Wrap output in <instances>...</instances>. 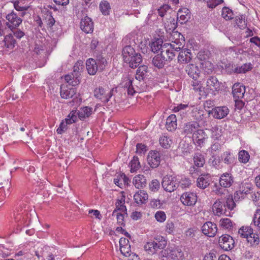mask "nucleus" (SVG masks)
<instances>
[{
	"label": "nucleus",
	"mask_w": 260,
	"mask_h": 260,
	"mask_svg": "<svg viewBox=\"0 0 260 260\" xmlns=\"http://www.w3.org/2000/svg\"><path fill=\"white\" fill-rule=\"evenodd\" d=\"M12 218L14 225L18 230H21L22 228L29 225L31 220L30 211L28 208L19 207L14 211Z\"/></svg>",
	"instance_id": "f257e3e1"
},
{
	"label": "nucleus",
	"mask_w": 260,
	"mask_h": 260,
	"mask_svg": "<svg viewBox=\"0 0 260 260\" xmlns=\"http://www.w3.org/2000/svg\"><path fill=\"white\" fill-rule=\"evenodd\" d=\"M236 204L233 201V197L229 196L226 202L220 199L217 200L212 206V211L214 215L220 216L222 215L229 216L230 212L228 210H232L235 207Z\"/></svg>",
	"instance_id": "f03ea898"
},
{
	"label": "nucleus",
	"mask_w": 260,
	"mask_h": 260,
	"mask_svg": "<svg viewBox=\"0 0 260 260\" xmlns=\"http://www.w3.org/2000/svg\"><path fill=\"white\" fill-rule=\"evenodd\" d=\"M144 81H139L129 77L123 78L121 85L124 88L128 95L133 96L136 93L144 90Z\"/></svg>",
	"instance_id": "7ed1b4c3"
},
{
	"label": "nucleus",
	"mask_w": 260,
	"mask_h": 260,
	"mask_svg": "<svg viewBox=\"0 0 260 260\" xmlns=\"http://www.w3.org/2000/svg\"><path fill=\"white\" fill-rule=\"evenodd\" d=\"M167 244V240L164 237L157 236L153 241L147 242L144 246V249L148 254L152 255L158 250L164 249Z\"/></svg>",
	"instance_id": "20e7f679"
},
{
	"label": "nucleus",
	"mask_w": 260,
	"mask_h": 260,
	"mask_svg": "<svg viewBox=\"0 0 260 260\" xmlns=\"http://www.w3.org/2000/svg\"><path fill=\"white\" fill-rule=\"evenodd\" d=\"M181 47H175L174 44L164 43L160 55L168 62H170L175 57L174 51H179Z\"/></svg>",
	"instance_id": "39448f33"
},
{
	"label": "nucleus",
	"mask_w": 260,
	"mask_h": 260,
	"mask_svg": "<svg viewBox=\"0 0 260 260\" xmlns=\"http://www.w3.org/2000/svg\"><path fill=\"white\" fill-rule=\"evenodd\" d=\"M113 89L109 90L108 88H104L99 86L94 90V96L98 100L105 104L109 102L113 95Z\"/></svg>",
	"instance_id": "423d86ee"
},
{
	"label": "nucleus",
	"mask_w": 260,
	"mask_h": 260,
	"mask_svg": "<svg viewBox=\"0 0 260 260\" xmlns=\"http://www.w3.org/2000/svg\"><path fill=\"white\" fill-rule=\"evenodd\" d=\"M220 83L215 76H209L206 80V86L204 87V93L215 94L220 90Z\"/></svg>",
	"instance_id": "0eeeda50"
},
{
	"label": "nucleus",
	"mask_w": 260,
	"mask_h": 260,
	"mask_svg": "<svg viewBox=\"0 0 260 260\" xmlns=\"http://www.w3.org/2000/svg\"><path fill=\"white\" fill-rule=\"evenodd\" d=\"M161 185L165 190L172 192L178 186V181L172 176H166L162 180Z\"/></svg>",
	"instance_id": "6e6552de"
},
{
	"label": "nucleus",
	"mask_w": 260,
	"mask_h": 260,
	"mask_svg": "<svg viewBox=\"0 0 260 260\" xmlns=\"http://www.w3.org/2000/svg\"><path fill=\"white\" fill-rule=\"evenodd\" d=\"M220 247L225 251H229L234 247L235 242L229 235L225 234L220 236L218 240Z\"/></svg>",
	"instance_id": "1a4fd4ad"
},
{
	"label": "nucleus",
	"mask_w": 260,
	"mask_h": 260,
	"mask_svg": "<svg viewBox=\"0 0 260 260\" xmlns=\"http://www.w3.org/2000/svg\"><path fill=\"white\" fill-rule=\"evenodd\" d=\"M6 18L8 20L6 25L12 30L18 27L22 22V19L13 11L8 14Z\"/></svg>",
	"instance_id": "9d476101"
},
{
	"label": "nucleus",
	"mask_w": 260,
	"mask_h": 260,
	"mask_svg": "<svg viewBox=\"0 0 260 260\" xmlns=\"http://www.w3.org/2000/svg\"><path fill=\"white\" fill-rule=\"evenodd\" d=\"M180 201L185 206H192L196 204L197 201V196L194 193L186 192L181 195Z\"/></svg>",
	"instance_id": "9b49d317"
},
{
	"label": "nucleus",
	"mask_w": 260,
	"mask_h": 260,
	"mask_svg": "<svg viewBox=\"0 0 260 260\" xmlns=\"http://www.w3.org/2000/svg\"><path fill=\"white\" fill-rule=\"evenodd\" d=\"M202 233L209 237H213L217 232L216 224L211 221L205 223L202 227Z\"/></svg>",
	"instance_id": "f8f14e48"
},
{
	"label": "nucleus",
	"mask_w": 260,
	"mask_h": 260,
	"mask_svg": "<svg viewBox=\"0 0 260 260\" xmlns=\"http://www.w3.org/2000/svg\"><path fill=\"white\" fill-rule=\"evenodd\" d=\"M160 154L157 151H151L147 156V161L152 168H157L160 162Z\"/></svg>",
	"instance_id": "ddd939ff"
},
{
	"label": "nucleus",
	"mask_w": 260,
	"mask_h": 260,
	"mask_svg": "<svg viewBox=\"0 0 260 260\" xmlns=\"http://www.w3.org/2000/svg\"><path fill=\"white\" fill-rule=\"evenodd\" d=\"M229 113V109L226 106L217 107L210 111L209 113L214 118L221 119L226 117Z\"/></svg>",
	"instance_id": "4468645a"
},
{
	"label": "nucleus",
	"mask_w": 260,
	"mask_h": 260,
	"mask_svg": "<svg viewBox=\"0 0 260 260\" xmlns=\"http://www.w3.org/2000/svg\"><path fill=\"white\" fill-rule=\"evenodd\" d=\"M80 28L85 33H91L94 28L93 22L92 19L88 16L82 18L80 22Z\"/></svg>",
	"instance_id": "2eb2a0df"
},
{
	"label": "nucleus",
	"mask_w": 260,
	"mask_h": 260,
	"mask_svg": "<svg viewBox=\"0 0 260 260\" xmlns=\"http://www.w3.org/2000/svg\"><path fill=\"white\" fill-rule=\"evenodd\" d=\"M207 138V135L202 129H199L196 133H194L192 135V139L194 143L200 147L205 143Z\"/></svg>",
	"instance_id": "dca6fc26"
},
{
	"label": "nucleus",
	"mask_w": 260,
	"mask_h": 260,
	"mask_svg": "<svg viewBox=\"0 0 260 260\" xmlns=\"http://www.w3.org/2000/svg\"><path fill=\"white\" fill-rule=\"evenodd\" d=\"M211 181V177L209 174H201L197 180V186L202 189L206 188L210 184Z\"/></svg>",
	"instance_id": "f3484780"
},
{
	"label": "nucleus",
	"mask_w": 260,
	"mask_h": 260,
	"mask_svg": "<svg viewBox=\"0 0 260 260\" xmlns=\"http://www.w3.org/2000/svg\"><path fill=\"white\" fill-rule=\"evenodd\" d=\"M113 182L116 185L123 188L128 185L130 181L124 173H120L115 175Z\"/></svg>",
	"instance_id": "a211bd4d"
},
{
	"label": "nucleus",
	"mask_w": 260,
	"mask_h": 260,
	"mask_svg": "<svg viewBox=\"0 0 260 260\" xmlns=\"http://www.w3.org/2000/svg\"><path fill=\"white\" fill-rule=\"evenodd\" d=\"M245 93V87L240 83H235L232 88V93L234 99H242Z\"/></svg>",
	"instance_id": "6ab92c4d"
},
{
	"label": "nucleus",
	"mask_w": 260,
	"mask_h": 260,
	"mask_svg": "<svg viewBox=\"0 0 260 260\" xmlns=\"http://www.w3.org/2000/svg\"><path fill=\"white\" fill-rule=\"evenodd\" d=\"M60 92L62 98L68 99L73 97L76 93V90L73 86L61 85Z\"/></svg>",
	"instance_id": "aec40b11"
},
{
	"label": "nucleus",
	"mask_w": 260,
	"mask_h": 260,
	"mask_svg": "<svg viewBox=\"0 0 260 260\" xmlns=\"http://www.w3.org/2000/svg\"><path fill=\"white\" fill-rule=\"evenodd\" d=\"M191 59L190 51L187 49L181 50L178 56V61L180 64H186L190 62Z\"/></svg>",
	"instance_id": "412c9836"
},
{
	"label": "nucleus",
	"mask_w": 260,
	"mask_h": 260,
	"mask_svg": "<svg viewBox=\"0 0 260 260\" xmlns=\"http://www.w3.org/2000/svg\"><path fill=\"white\" fill-rule=\"evenodd\" d=\"M234 182V178L231 174L225 173L221 175L219 179L220 185L223 187H229Z\"/></svg>",
	"instance_id": "4be33fe9"
},
{
	"label": "nucleus",
	"mask_w": 260,
	"mask_h": 260,
	"mask_svg": "<svg viewBox=\"0 0 260 260\" xmlns=\"http://www.w3.org/2000/svg\"><path fill=\"white\" fill-rule=\"evenodd\" d=\"M170 257L174 260H180L184 257V253L179 246L170 247Z\"/></svg>",
	"instance_id": "5701e85b"
},
{
	"label": "nucleus",
	"mask_w": 260,
	"mask_h": 260,
	"mask_svg": "<svg viewBox=\"0 0 260 260\" xmlns=\"http://www.w3.org/2000/svg\"><path fill=\"white\" fill-rule=\"evenodd\" d=\"M148 199V195L147 193L143 190L138 191L134 196V199L135 202L138 205L145 204Z\"/></svg>",
	"instance_id": "b1692460"
},
{
	"label": "nucleus",
	"mask_w": 260,
	"mask_h": 260,
	"mask_svg": "<svg viewBox=\"0 0 260 260\" xmlns=\"http://www.w3.org/2000/svg\"><path fill=\"white\" fill-rule=\"evenodd\" d=\"M133 183L136 188L143 189L146 185V178L143 175H137L134 177Z\"/></svg>",
	"instance_id": "393cba45"
},
{
	"label": "nucleus",
	"mask_w": 260,
	"mask_h": 260,
	"mask_svg": "<svg viewBox=\"0 0 260 260\" xmlns=\"http://www.w3.org/2000/svg\"><path fill=\"white\" fill-rule=\"evenodd\" d=\"M185 71L188 76L193 79H196L199 77L200 71L199 68L194 64H188L186 67Z\"/></svg>",
	"instance_id": "a878e982"
},
{
	"label": "nucleus",
	"mask_w": 260,
	"mask_h": 260,
	"mask_svg": "<svg viewBox=\"0 0 260 260\" xmlns=\"http://www.w3.org/2000/svg\"><path fill=\"white\" fill-rule=\"evenodd\" d=\"M96 62L95 60L91 58L86 60V69L88 73L90 75H94L98 71H99V69Z\"/></svg>",
	"instance_id": "bb28decb"
},
{
	"label": "nucleus",
	"mask_w": 260,
	"mask_h": 260,
	"mask_svg": "<svg viewBox=\"0 0 260 260\" xmlns=\"http://www.w3.org/2000/svg\"><path fill=\"white\" fill-rule=\"evenodd\" d=\"M177 126V118L175 114L170 115L166 120V127L169 131H175Z\"/></svg>",
	"instance_id": "cd10ccee"
},
{
	"label": "nucleus",
	"mask_w": 260,
	"mask_h": 260,
	"mask_svg": "<svg viewBox=\"0 0 260 260\" xmlns=\"http://www.w3.org/2000/svg\"><path fill=\"white\" fill-rule=\"evenodd\" d=\"M199 127V124L197 122H189L185 124L183 131L186 135L191 134L198 131Z\"/></svg>",
	"instance_id": "c85d7f7f"
},
{
	"label": "nucleus",
	"mask_w": 260,
	"mask_h": 260,
	"mask_svg": "<svg viewBox=\"0 0 260 260\" xmlns=\"http://www.w3.org/2000/svg\"><path fill=\"white\" fill-rule=\"evenodd\" d=\"M190 18V14L188 9L183 8L178 11L177 13V19L181 23L187 22Z\"/></svg>",
	"instance_id": "c756f323"
},
{
	"label": "nucleus",
	"mask_w": 260,
	"mask_h": 260,
	"mask_svg": "<svg viewBox=\"0 0 260 260\" xmlns=\"http://www.w3.org/2000/svg\"><path fill=\"white\" fill-rule=\"evenodd\" d=\"M142 61V58L140 53H136L132 56V58H129V60L126 61L125 62L129 64L131 68H136L139 66Z\"/></svg>",
	"instance_id": "7c9ffc66"
},
{
	"label": "nucleus",
	"mask_w": 260,
	"mask_h": 260,
	"mask_svg": "<svg viewBox=\"0 0 260 260\" xmlns=\"http://www.w3.org/2000/svg\"><path fill=\"white\" fill-rule=\"evenodd\" d=\"M221 157L222 160L225 164L230 166L233 165L236 160L235 155L229 151L223 152Z\"/></svg>",
	"instance_id": "2f4dec72"
},
{
	"label": "nucleus",
	"mask_w": 260,
	"mask_h": 260,
	"mask_svg": "<svg viewBox=\"0 0 260 260\" xmlns=\"http://www.w3.org/2000/svg\"><path fill=\"white\" fill-rule=\"evenodd\" d=\"M93 112L92 108L89 107H84L81 108L78 111V116L81 120H83L86 118L89 117Z\"/></svg>",
	"instance_id": "473e14b6"
},
{
	"label": "nucleus",
	"mask_w": 260,
	"mask_h": 260,
	"mask_svg": "<svg viewBox=\"0 0 260 260\" xmlns=\"http://www.w3.org/2000/svg\"><path fill=\"white\" fill-rule=\"evenodd\" d=\"M177 26V21L171 17H170L165 22V28L166 29V31L171 34V32L175 30Z\"/></svg>",
	"instance_id": "72a5a7b5"
},
{
	"label": "nucleus",
	"mask_w": 260,
	"mask_h": 260,
	"mask_svg": "<svg viewBox=\"0 0 260 260\" xmlns=\"http://www.w3.org/2000/svg\"><path fill=\"white\" fill-rule=\"evenodd\" d=\"M136 52L134 49L131 46H126L123 49L122 55L124 61L129 60V58H132V56L135 54Z\"/></svg>",
	"instance_id": "f704fd0d"
},
{
	"label": "nucleus",
	"mask_w": 260,
	"mask_h": 260,
	"mask_svg": "<svg viewBox=\"0 0 260 260\" xmlns=\"http://www.w3.org/2000/svg\"><path fill=\"white\" fill-rule=\"evenodd\" d=\"M148 67L146 66H141L137 70L135 78L139 81H144V79L147 75Z\"/></svg>",
	"instance_id": "c9c22d12"
},
{
	"label": "nucleus",
	"mask_w": 260,
	"mask_h": 260,
	"mask_svg": "<svg viewBox=\"0 0 260 260\" xmlns=\"http://www.w3.org/2000/svg\"><path fill=\"white\" fill-rule=\"evenodd\" d=\"M5 47L8 49H12L15 47L16 41L12 34H10L5 36L4 40Z\"/></svg>",
	"instance_id": "e433bc0d"
},
{
	"label": "nucleus",
	"mask_w": 260,
	"mask_h": 260,
	"mask_svg": "<svg viewBox=\"0 0 260 260\" xmlns=\"http://www.w3.org/2000/svg\"><path fill=\"white\" fill-rule=\"evenodd\" d=\"M152 63L158 69H162L167 63V62L160 54H157L153 57Z\"/></svg>",
	"instance_id": "4c0bfd02"
},
{
	"label": "nucleus",
	"mask_w": 260,
	"mask_h": 260,
	"mask_svg": "<svg viewBox=\"0 0 260 260\" xmlns=\"http://www.w3.org/2000/svg\"><path fill=\"white\" fill-rule=\"evenodd\" d=\"M219 225L223 229L230 231L233 229L235 224L230 218H224L220 220Z\"/></svg>",
	"instance_id": "58836bf2"
},
{
	"label": "nucleus",
	"mask_w": 260,
	"mask_h": 260,
	"mask_svg": "<svg viewBox=\"0 0 260 260\" xmlns=\"http://www.w3.org/2000/svg\"><path fill=\"white\" fill-rule=\"evenodd\" d=\"M163 46V41L160 39H157L150 45L151 49L154 53H158L159 51L161 52Z\"/></svg>",
	"instance_id": "ea45409f"
},
{
	"label": "nucleus",
	"mask_w": 260,
	"mask_h": 260,
	"mask_svg": "<svg viewBox=\"0 0 260 260\" xmlns=\"http://www.w3.org/2000/svg\"><path fill=\"white\" fill-rule=\"evenodd\" d=\"M159 142L160 146L165 149L170 148L172 143L170 137L165 135L159 138Z\"/></svg>",
	"instance_id": "a19ab883"
},
{
	"label": "nucleus",
	"mask_w": 260,
	"mask_h": 260,
	"mask_svg": "<svg viewBox=\"0 0 260 260\" xmlns=\"http://www.w3.org/2000/svg\"><path fill=\"white\" fill-rule=\"evenodd\" d=\"M170 39L172 41V43L176 44L178 46H181V43L180 42V38L182 39L183 36L178 31L174 30L170 34Z\"/></svg>",
	"instance_id": "79ce46f5"
},
{
	"label": "nucleus",
	"mask_w": 260,
	"mask_h": 260,
	"mask_svg": "<svg viewBox=\"0 0 260 260\" xmlns=\"http://www.w3.org/2000/svg\"><path fill=\"white\" fill-rule=\"evenodd\" d=\"M252 68V65L251 63H244L241 66L237 67L234 70L235 73L237 74L245 73L251 70Z\"/></svg>",
	"instance_id": "37998d69"
},
{
	"label": "nucleus",
	"mask_w": 260,
	"mask_h": 260,
	"mask_svg": "<svg viewBox=\"0 0 260 260\" xmlns=\"http://www.w3.org/2000/svg\"><path fill=\"white\" fill-rule=\"evenodd\" d=\"M194 165L198 167H202L205 162L204 156L199 153H196L193 157Z\"/></svg>",
	"instance_id": "c03bdc74"
},
{
	"label": "nucleus",
	"mask_w": 260,
	"mask_h": 260,
	"mask_svg": "<svg viewBox=\"0 0 260 260\" xmlns=\"http://www.w3.org/2000/svg\"><path fill=\"white\" fill-rule=\"evenodd\" d=\"M253 232V229L250 226H242L238 231V234L242 238H246Z\"/></svg>",
	"instance_id": "a18cd8bd"
},
{
	"label": "nucleus",
	"mask_w": 260,
	"mask_h": 260,
	"mask_svg": "<svg viewBox=\"0 0 260 260\" xmlns=\"http://www.w3.org/2000/svg\"><path fill=\"white\" fill-rule=\"evenodd\" d=\"M95 60L99 69V71L101 72L103 71L105 69L108 63L106 59L103 56L100 55L98 56L96 59Z\"/></svg>",
	"instance_id": "49530a36"
},
{
	"label": "nucleus",
	"mask_w": 260,
	"mask_h": 260,
	"mask_svg": "<svg viewBox=\"0 0 260 260\" xmlns=\"http://www.w3.org/2000/svg\"><path fill=\"white\" fill-rule=\"evenodd\" d=\"M124 204L125 198L124 197H122L120 200H117L116 203V209H115L117 212L119 211L120 212L126 213V208Z\"/></svg>",
	"instance_id": "de8ad7c7"
},
{
	"label": "nucleus",
	"mask_w": 260,
	"mask_h": 260,
	"mask_svg": "<svg viewBox=\"0 0 260 260\" xmlns=\"http://www.w3.org/2000/svg\"><path fill=\"white\" fill-rule=\"evenodd\" d=\"M248 243H249L251 246L257 245L259 242V238L258 235L252 233L246 238Z\"/></svg>",
	"instance_id": "09e8293b"
},
{
	"label": "nucleus",
	"mask_w": 260,
	"mask_h": 260,
	"mask_svg": "<svg viewBox=\"0 0 260 260\" xmlns=\"http://www.w3.org/2000/svg\"><path fill=\"white\" fill-rule=\"evenodd\" d=\"M129 165L131 167V173H134L139 170L140 168V163L138 157L134 156Z\"/></svg>",
	"instance_id": "8fccbe9b"
},
{
	"label": "nucleus",
	"mask_w": 260,
	"mask_h": 260,
	"mask_svg": "<svg viewBox=\"0 0 260 260\" xmlns=\"http://www.w3.org/2000/svg\"><path fill=\"white\" fill-rule=\"evenodd\" d=\"M64 79L69 84V86H75L80 83V80L77 78L74 77L73 74L72 75H67L64 76Z\"/></svg>",
	"instance_id": "3c124183"
},
{
	"label": "nucleus",
	"mask_w": 260,
	"mask_h": 260,
	"mask_svg": "<svg viewBox=\"0 0 260 260\" xmlns=\"http://www.w3.org/2000/svg\"><path fill=\"white\" fill-rule=\"evenodd\" d=\"M221 16L226 20L232 19L234 18L233 12L228 7H224L222 8Z\"/></svg>",
	"instance_id": "603ef678"
},
{
	"label": "nucleus",
	"mask_w": 260,
	"mask_h": 260,
	"mask_svg": "<svg viewBox=\"0 0 260 260\" xmlns=\"http://www.w3.org/2000/svg\"><path fill=\"white\" fill-rule=\"evenodd\" d=\"M110 8V4L106 1H102L100 4V10L104 15L109 14Z\"/></svg>",
	"instance_id": "864d4df0"
},
{
	"label": "nucleus",
	"mask_w": 260,
	"mask_h": 260,
	"mask_svg": "<svg viewBox=\"0 0 260 260\" xmlns=\"http://www.w3.org/2000/svg\"><path fill=\"white\" fill-rule=\"evenodd\" d=\"M236 23L240 29H243L246 26L245 17L243 15L236 16L235 19Z\"/></svg>",
	"instance_id": "5fc2aeb1"
},
{
	"label": "nucleus",
	"mask_w": 260,
	"mask_h": 260,
	"mask_svg": "<svg viewBox=\"0 0 260 260\" xmlns=\"http://www.w3.org/2000/svg\"><path fill=\"white\" fill-rule=\"evenodd\" d=\"M78 111H72L66 118L67 124H72L77 121Z\"/></svg>",
	"instance_id": "6e6d98bb"
},
{
	"label": "nucleus",
	"mask_w": 260,
	"mask_h": 260,
	"mask_svg": "<svg viewBox=\"0 0 260 260\" xmlns=\"http://www.w3.org/2000/svg\"><path fill=\"white\" fill-rule=\"evenodd\" d=\"M83 69L82 62L81 61H78L73 67V75L74 77L79 79L80 73Z\"/></svg>",
	"instance_id": "4d7b16f0"
},
{
	"label": "nucleus",
	"mask_w": 260,
	"mask_h": 260,
	"mask_svg": "<svg viewBox=\"0 0 260 260\" xmlns=\"http://www.w3.org/2000/svg\"><path fill=\"white\" fill-rule=\"evenodd\" d=\"M191 86L195 91L199 92L201 95H203V93L205 92L204 87L201 86L198 81L196 80L193 81L191 83Z\"/></svg>",
	"instance_id": "13d9d810"
},
{
	"label": "nucleus",
	"mask_w": 260,
	"mask_h": 260,
	"mask_svg": "<svg viewBox=\"0 0 260 260\" xmlns=\"http://www.w3.org/2000/svg\"><path fill=\"white\" fill-rule=\"evenodd\" d=\"M238 158L240 161L245 164L249 160V153L247 151L242 150L239 152Z\"/></svg>",
	"instance_id": "bf43d9fd"
},
{
	"label": "nucleus",
	"mask_w": 260,
	"mask_h": 260,
	"mask_svg": "<svg viewBox=\"0 0 260 260\" xmlns=\"http://www.w3.org/2000/svg\"><path fill=\"white\" fill-rule=\"evenodd\" d=\"M126 214V213H122V212H118L116 210H114L112 213V215H116L117 220V223L120 225H124V215Z\"/></svg>",
	"instance_id": "052dcab7"
},
{
	"label": "nucleus",
	"mask_w": 260,
	"mask_h": 260,
	"mask_svg": "<svg viewBox=\"0 0 260 260\" xmlns=\"http://www.w3.org/2000/svg\"><path fill=\"white\" fill-rule=\"evenodd\" d=\"M120 251L121 254L125 257H129L132 254L133 255V256L135 255V254H134L132 252L130 244L126 246L120 247Z\"/></svg>",
	"instance_id": "680f3d73"
},
{
	"label": "nucleus",
	"mask_w": 260,
	"mask_h": 260,
	"mask_svg": "<svg viewBox=\"0 0 260 260\" xmlns=\"http://www.w3.org/2000/svg\"><path fill=\"white\" fill-rule=\"evenodd\" d=\"M253 225L260 229V209H257L255 211L252 220Z\"/></svg>",
	"instance_id": "e2e57ef3"
},
{
	"label": "nucleus",
	"mask_w": 260,
	"mask_h": 260,
	"mask_svg": "<svg viewBox=\"0 0 260 260\" xmlns=\"http://www.w3.org/2000/svg\"><path fill=\"white\" fill-rule=\"evenodd\" d=\"M149 189L151 191L156 192L160 188V183L158 180L153 179L149 183Z\"/></svg>",
	"instance_id": "0e129e2a"
},
{
	"label": "nucleus",
	"mask_w": 260,
	"mask_h": 260,
	"mask_svg": "<svg viewBox=\"0 0 260 260\" xmlns=\"http://www.w3.org/2000/svg\"><path fill=\"white\" fill-rule=\"evenodd\" d=\"M191 184V180L189 178H182L179 182L178 186L182 188H186L189 187Z\"/></svg>",
	"instance_id": "69168bd1"
},
{
	"label": "nucleus",
	"mask_w": 260,
	"mask_h": 260,
	"mask_svg": "<svg viewBox=\"0 0 260 260\" xmlns=\"http://www.w3.org/2000/svg\"><path fill=\"white\" fill-rule=\"evenodd\" d=\"M14 5V8L18 11H24L28 9V6H22L20 4L19 1H15L12 2Z\"/></svg>",
	"instance_id": "338daca9"
},
{
	"label": "nucleus",
	"mask_w": 260,
	"mask_h": 260,
	"mask_svg": "<svg viewBox=\"0 0 260 260\" xmlns=\"http://www.w3.org/2000/svg\"><path fill=\"white\" fill-rule=\"evenodd\" d=\"M210 55L208 50H201L198 53L197 57L201 60H206L209 59Z\"/></svg>",
	"instance_id": "774afa93"
}]
</instances>
